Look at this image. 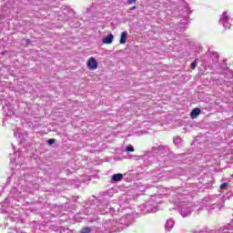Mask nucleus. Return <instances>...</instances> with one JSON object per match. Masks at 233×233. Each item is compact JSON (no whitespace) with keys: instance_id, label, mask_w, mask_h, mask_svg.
I'll use <instances>...</instances> for the list:
<instances>
[{"instance_id":"f257e3e1","label":"nucleus","mask_w":233,"mask_h":233,"mask_svg":"<svg viewBox=\"0 0 233 233\" xmlns=\"http://www.w3.org/2000/svg\"><path fill=\"white\" fill-rule=\"evenodd\" d=\"M86 66L88 70H97V60L94 56H91L87 59Z\"/></svg>"},{"instance_id":"f03ea898","label":"nucleus","mask_w":233,"mask_h":233,"mask_svg":"<svg viewBox=\"0 0 233 233\" xmlns=\"http://www.w3.org/2000/svg\"><path fill=\"white\" fill-rule=\"evenodd\" d=\"M228 15H227V12H224L220 17L219 23L223 25L224 28H230V24L228 23Z\"/></svg>"},{"instance_id":"7ed1b4c3","label":"nucleus","mask_w":233,"mask_h":233,"mask_svg":"<svg viewBox=\"0 0 233 233\" xmlns=\"http://www.w3.org/2000/svg\"><path fill=\"white\" fill-rule=\"evenodd\" d=\"M102 41L104 45H112L114 41V35L112 34L107 35L106 37L103 38Z\"/></svg>"},{"instance_id":"20e7f679","label":"nucleus","mask_w":233,"mask_h":233,"mask_svg":"<svg viewBox=\"0 0 233 233\" xmlns=\"http://www.w3.org/2000/svg\"><path fill=\"white\" fill-rule=\"evenodd\" d=\"M127 39H128V33L127 32H122L120 35V45H125L127 43Z\"/></svg>"},{"instance_id":"39448f33","label":"nucleus","mask_w":233,"mask_h":233,"mask_svg":"<svg viewBox=\"0 0 233 233\" xmlns=\"http://www.w3.org/2000/svg\"><path fill=\"white\" fill-rule=\"evenodd\" d=\"M199 114H201V109L199 108H195L191 111V114H190V117L191 119H196V117L198 116H199Z\"/></svg>"},{"instance_id":"423d86ee","label":"nucleus","mask_w":233,"mask_h":233,"mask_svg":"<svg viewBox=\"0 0 233 233\" xmlns=\"http://www.w3.org/2000/svg\"><path fill=\"white\" fill-rule=\"evenodd\" d=\"M123 175L121 173L113 175V181H121Z\"/></svg>"},{"instance_id":"0eeeda50","label":"nucleus","mask_w":233,"mask_h":233,"mask_svg":"<svg viewBox=\"0 0 233 233\" xmlns=\"http://www.w3.org/2000/svg\"><path fill=\"white\" fill-rule=\"evenodd\" d=\"M173 227H174V220L172 219L167 220L166 224V228L170 230V228H173Z\"/></svg>"},{"instance_id":"6e6552de","label":"nucleus","mask_w":233,"mask_h":233,"mask_svg":"<svg viewBox=\"0 0 233 233\" xmlns=\"http://www.w3.org/2000/svg\"><path fill=\"white\" fill-rule=\"evenodd\" d=\"M190 209H184L181 211V216L183 218H187V216H190Z\"/></svg>"},{"instance_id":"1a4fd4ad","label":"nucleus","mask_w":233,"mask_h":233,"mask_svg":"<svg viewBox=\"0 0 233 233\" xmlns=\"http://www.w3.org/2000/svg\"><path fill=\"white\" fill-rule=\"evenodd\" d=\"M48 145H54L56 143V139L54 138H50L49 140H47Z\"/></svg>"},{"instance_id":"9d476101","label":"nucleus","mask_w":233,"mask_h":233,"mask_svg":"<svg viewBox=\"0 0 233 233\" xmlns=\"http://www.w3.org/2000/svg\"><path fill=\"white\" fill-rule=\"evenodd\" d=\"M126 150H127V152H134V147L132 146H130V147H127L126 148Z\"/></svg>"},{"instance_id":"9b49d317","label":"nucleus","mask_w":233,"mask_h":233,"mask_svg":"<svg viewBox=\"0 0 233 233\" xmlns=\"http://www.w3.org/2000/svg\"><path fill=\"white\" fill-rule=\"evenodd\" d=\"M81 233H90V228H86L82 229Z\"/></svg>"},{"instance_id":"f8f14e48","label":"nucleus","mask_w":233,"mask_h":233,"mask_svg":"<svg viewBox=\"0 0 233 233\" xmlns=\"http://www.w3.org/2000/svg\"><path fill=\"white\" fill-rule=\"evenodd\" d=\"M227 187H228V183H223V184L220 186V188H221V189H224V188H227Z\"/></svg>"},{"instance_id":"ddd939ff","label":"nucleus","mask_w":233,"mask_h":233,"mask_svg":"<svg viewBox=\"0 0 233 233\" xmlns=\"http://www.w3.org/2000/svg\"><path fill=\"white\" fill-rule=\"evenodd\" d=\"M196 63H197V60H195L193 63H191V68L192 70H194L196 68Z\"/></svg>"},{"instance_id":"4468645a","label":"nucleus","mask_w":233,"mask_h":233,"mask_svg":"<svg viewBox=\"0 0 233 233\" xmlns=\"http://www.w3.org/2000/svg\"><path fill=\"white\" fill-rule=\"evenodd\" d=\"M136 1H137V0H127V3L129 5H134V3H136Z\"/></svg>"},{"instance_id":"2eb2a0df","label":"nucleus","mask_w":233,"mask_h":233,"mask_svg":"<svg viewBox=\"0 0 233 233\" xmlns=\"http://www.w3.org/2000/svg\"><path fill=\"white\" fill-rule=\"evenodd\" d=\"M179 141H181V138H175L174 139V143L176 144V143H179Z\"/></svg>"},{"instance_id":"dca6fc26","label":"nucleus","mask_w":233,"mask_h":233,"mask_svg":"<svg viewBox=\"0 0 233 233\" xmlns=\"http://www.w3.org/2000/svg\"><path fill=\"white\" fill-rule=\"evenodd\" d=\"M129 10H136V6L130 7Z\"/></svg>"},{"instance_id":"f3484780","label":"nucleus","mask_w":233,"mask_h":233,"mask_svg":"<svg viewBox=\"0 0 233 233\" xmlns=\"http://www.w3.org/2000/svg\"><path fill=\"white\" fill-rule=\"evenodd\" d=\"M151 212H156V209H151Z\"/></svg>"}]
</instances>
